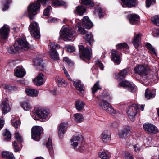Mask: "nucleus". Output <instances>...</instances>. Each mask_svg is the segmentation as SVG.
Listing matches in <instances>:
<instances>
[{
    "label": "nucleus",
    "mask_w": 159,
    "mask_h": 159,
    "mask_svg": "<svg viewBox=\"0 0 159 159\" xmlns=\"http://www.w3.org/2000/svg\"><path fill=\"white\" fill-rule=\"evenodd\" d=\"M128 74V72L125 69L122 70L117 75V79L119 81V85L124 88H127L131 92H134L137 90V87L134 84L128 81L124 80V79Z\"/></svg>",
    "instance_id": "f257e3e1"
},
{
    "label": "nucleus",
    "mask_w": 159,
    "mask_h": 159,
    "mask_svg": "<svg viewBox=\"0 0 159 159\" xmlns=\"http://www.w3.org/2000/svg\"><path fill=\"white\" fill-rule=\"evenodd\" d=\"M29 48V44L26 40L25 37H20L15 41L14 45L10 47L8 52L14 53L16 52L20 51L22 49L27 50Z\"/></svg>",
    "instance_id": "f03ea898"
},
{
    "label": "nucleus",
    "mask_w": 159,
    "mask_h": 159,
    "mask_svg": "<svg viewBox=\"0 0 159 159\" xmlns=\"http://www.w3.org/2000/svg\"><path fill=\"white\" fill-rule=\"evenodd\" d=\"M47 0H37V2L30 4L28 6V15L30 20H32L36 15L40 7L39 3L43 4H46Z\"/></svg>",
    "instance_id": "7ed1b4c3"
},
{
    "label": "nucleus",
    "mask_w": 159,
    "mask_h": 159,
    "mask_svg": "<svg viewBox=\"0 0 159 159\" xmlns=\"http://www.w3.org/2000/svg\"><path fill=\"white\" fill-rule=\"evenodd\" d=\"M75 32L72 31L70 27H63L60 33L59 39L61 38L64 40H71L75 36Z\"/></svg>",
    "instance_id": "20e7f679"
},
{
    "label": "nucleus",
    "mask_w": 159,
    "mask_h": 159,
    "mask_svg": "<svg viewBox=\"0 0 159 159\" xmlns=\"http://www.w3.org/2000/svg\"><path fill=\"white\" fill-rule=\"evenodd\" d=\"M99 103L100 107L102 109L105 111L110 114L118 115L120 113L118 111L115 110L108 102L104 99H101Z\"/></svg>",
    "instance_id": "39448f33"
},
{
    "label": "nucleus",
    "mask_w": 159,
    "mask_h": 159,
    "mask_svg": "<svg viewBox=\"0 0 159 159\" xmlns=\"http://www.w3.org/2000/svg\"><path fill=\"white\" fill-rule=\"evenodd\" d=\"M139 107V105L133 104L129 106L127 110V113L128 116L132 121H134L135 119V116L137 113V111Z\"/></svg>",
    "instance_id": "423d86ee"
},
{
    "label": "nucleus",
    "mask_w": 159,
    "mask_h": 159,
    "mask_svg": "<svg viewBox=\"0 0 159 159\" xmlns=\"http://www.w3.org/2000/svg\"><path fill=\"white\" fill-rule=\"evenodd\" d=\"M29 30L31 35L36 39L39 38L40 37V33L38 24L35 22L31 23L29 26Z\"/></svg>",
    "instance_id": "0eeeda50"
},
{
    "label": "nucleus",
    "mask_w": 159,
    "mask_h": 159,
    "mask_svg": "<svg viewBox=\"0 0 159 159\" xmlns=\"http://www.w3.org/2000/svg\"><path fill=\"white\" fill-rule=\"evenodd\" d=\"M10 29L6 25H4L0 29V42L2 44L6 42L8 38Z\"/></svg>",
    "instance_id": "6e6552de"
},
{
    "label": "nucleus",
    "mask_w": 159,
    "mask_h": 159,
    "mask_svg": "<svg viewBox=\"0 0 159 159\" xmlns=\"http://www.w3.org/2000/svg\"><path fill=\"white\" fill-rule=\"evenodd\" d=\"M34 112L36 115L40 119H46L49 113L45 108L41 107H36L34 108Z\"/></svg>",
    "instance_id": "1a4fd4ad"
},
{
    "label": "nucleus",
    "mask_w": 159,
    "mask_h": 159,
    "mask_svg": "<svg viewBox=\"0 0 159 159\" xmlns=\"http://www.w3.org/2000/svg\"><path fill=\"white\" fill-rule=\"evenodd\" d=\"M43 131L42 128L40 126H35L31 129L32 138L35 141H38L40 139V136Z\"/></svg>",
    "instance_id": "9d476101"
},
{
    "label": "nucleus",
    "mask_w": 159,
    "mask_h": 159,
    "mask_svg": "<svg viewBox=\"0 0 159 159\" xmlns=\"http://www.w3.org/2000/svg\"><path fill=\"white\" fill-rule=\"evenodd\" d=\"M79 50L80 55L84 58L90 59L92 54L91 48L86 47L84 48L83 45L79 47Z\"/></svg>",
    "instance_id": "9b49d317"
},
{
    "label": "nucleus",
    "mask_w": 159,
    "mask_h": 159,
    "mask_svg": "<svg viewBox=\"0 0 159 159\" xmlns=\"http://www.w3.org/2000/svg\"><path fill=\"white\" fill-rule=\"evenodd\" d=\"M148 67L143 65H138L134 69V73L141 75L146 76L148 73Z\"/></svg>",
    "instance_id": "f8f14e48"
},
{
    "label": "nucleus",
    "mask_w": 159,
    "mask_h": 159,
    "mask_svg": "<svg viewBox=\"0 0 159 159\" xmlns=\"http://www.w3.org/2000/svg\"><path fill=\"white\" fill-rule=\"evenodd\" d=\"M143 127L145 131L149 133L155 134L158 132L157 128L152 124H144Z\"/></svg>",
    "instance_id": "ddd939ff"
},
{
    "label": "nucleus",
    "mask_w": 159,
    "mask_h": 159,
    "mask_svg": "<svg viewBox=\"0 0 159 159\" xmlns=\"http://www.w3.org/2000/svg\"><path fill=\"white\" fill-rule=\"evenodd\" d=\"M129 23L132 25H137L139 24L140 20V17L136 14H129L127 17Z\"/></svg>",
    "instance_id": "4468645a"
},
{
    "label": "nucleus",
    "mask_w": 159,
    "mask_h": 159,
    "mask_svg": "<svg viewBox=\"0 0 159 159\" xmlns=\"http://www.w3.org/2000/svg\"><path fill=\"white\" fill-rule=\"evenodd\" d=\"M142 36V34L140 32H135L134 34L132 42L134 46L137 49L140 43Z\"/></svg>",
    "instance_id": "2eb2a0df"
},
{
    "label": "nucleus",
    "mask_w": 159,
    "mask_h": 159,
    "mask_svg": "<svg viewBox=\"0 0 159 159\" xmlns=\"http://www.w3.org/2000/svg\"><path fill=\"white\" fill-rule=\"evenodd\" d=\"M68 126L67 123H60L58 127V135L60 139L63 137V135L66 129Z\"/></svg>",
    "instance_id": "dca6fc26"
},
{
    "label": "nucleus",
    "mask_w": 159,
    "mask_h": 159,
    "mask_svg": "<svg viewBox=\"0 0 159 159\" xmlns=\"http://www.w3.org/2000/svg\"><path fill=\"white\" fill-rule=\"evenodd\" d=\"M26 74L25 70L21 67H17L14 70V75L17 77L22 78Z\"/></svg>",
    "instance_id": "f3484780"
},
{
    "label": "nucleus",
    "mask_w": 159,
    "mask_h": 159,
    "mask_svg": "<svg viewBox=\"0 0 159 159\" xmlns=\"http://www.w3.org/2000/svg\"><path fill=\"white\" fill-rule=\"evenodd\" d=\"M82 143V141L79 136H74L71 140V145L75 149L79 145Z\"/></svg>",
    "instance_id": "a211bd4d"
},
{
    "label": "nucleus",
    "mask_w": 159,
    "mask_h": 159,
    "mask_svg": "<svg viewBox=\"0 0 159 159\" xmlns=\"http://www.w3.org/2000/svg\"><path fill=\"white\" fill-rule=\"evenodd\" d=\"M8 101V100L6 99L2 102L1 105L2 113L4 114L8 112L11 109V107L7 103Z\"/></svg>",
    "instance_id": "6ab92c4d"
},
{
    "label": "nucleus",
    "mask_w": 159,
    "mask_h": 159,
    "mask_svg": "<svg viewBox=\"0 0 159 159\" xmlns=\"http://www.w3.org/2000/svg\"><path fill=\"white\" fill-rule=\"evenodd\" d=\"M111 60L116 64H119L120 63V58L119 55L117 51L112 50L111 52Z\"/></svg>",
    "instance_id": "aec40b11"
},
{
    "label": "nucleus",
    "mask_w": 159,
    "mask_h": 159,
    "mask_svg": "<svg viewBox=\"0 0 159 159\" xmlns=\"http://www.w3.org/2000/svg\"><path fill=\"white\" fill-rule=\"evenodd\" d=\"M136 1L137 0H121L122 5L123 7L125 6L128 7H131L136 5Z\"/></svg>",
    "instance_id": "412c9836"
},
{
    "label": "nucleus",
    "mask_w": 159,
    "mask_h": 159,
    "mask_svg": "<svg viewBox=\"0 0 159 159\" xmlns=\"http://www.w3.org/2000/svg\"><path fill=\"white\" fill-rule=\"evenodd\" d=\"M83 25L87 29H89L93 26V24L87 16H84L83 18Z\"/></svg>",
    "instance_id": "4be33fe9"
},
{
    "label": "nucleus",
    "mask_w": 159,
    "mask_h": 159,
    "mask_svg": "<svg viewBox=\"0 0 159 159\" xmlns=\"http://www.w3.org/2000/svg\"><path fill=\"white\" fill-rule=\"evenodd\" d=\"M43 77L44 75L43 74L40 73L33 80L34 84L37 86L43 84L44 83Z\"/></svg>",
    "instance_id": "5701e85b"
},
{
    "label": "nucleus",
    "mask_w": 159,
    "mask_h": 159,
    "mask_svg": "<svg viewBox=\"0 0 159 159\" xmlns=\"http://www.w3.org/2000/svg\"><path fill=\"white\" fill-rule=\"evenodd\" d=\"M73 83L74 86L81 93L84 92V87L83 85L81 84L80 80H76L75 81H73Z\"/></svg>",
    "instance_id": "b1692460"
},
{
    "label": "nucleus",
    "mask_w": 159,
    "mask_h": 159,
    "mask_svg": "<svg viewBox=\"0 0 159 159\" xmlns=\"http://www.w3.org/2000/svg\"><path fill=\"white\" fill-rule=\"evenodd\" d=\"M101 137L103 142L105 143L107 142L110 140V134L108 131H104L101 134Z\"/></svg>",
    "instance_id": "393cba45"
},
{
    "label": "nucleus",
    "mask_w": 159,
    "mask_h": 159,
    "mask_svg": "<svg viewBox=\"0 0 159 159\" xmlns=\"http://www.w3.org/2000/svg\"><path fill=\"white\" fill-rule=\"evenodd\" d=\"M43 62L42 60L39 58L35 59L34 61V63L35 65L38 66V68L39 70H43L44 68V65L42 63Z\"/></svg>",
    "instance_id": "a878e982"
},
{
    "label": "nucleus",
    "mask_w": 159,
    "mask_h": 159,
    "mask_svg": "<svg viewBox=\"0 0 159 159\" xmlns=\"http://www.w3.org/2000/svg\"><path fill=\"white\" fill-rule=\"evenodd\" d=\"M25 92L28 95L33 97H36L38 95L37 91L33 89H26Z\"/></svg>",
    "instance_id": "bb28decb"
},
{
    "label": "nucleus",
    "mask_w": 159,
    "mask_h": 159,
    "mask_svg": "<svg viewBox=\"0 0 159 159\" xmlns=\"http://www.w3.org/2000/svg\"><path fill=\"white\" fill-rule=\"evenodd\" d=\"M75 10L78 15L82 16L86 11V9L84 6H79L76 7Z\"/></svg>",
    "instance_id": "cd10ccee"
},
{
    "label": "nucleus",
    "mask_w": 159,
    "mask_h": 159,
    "mask_svg": "<svg viewBox=\"0 0 159 159\" xmlns=\"http://www.w3.org/2000/svg\"><path fill=\"white\" fill-rule=\"evenodd\" d=\"M155 93L153 91H150L148 89H146L145 92V96L147 99H150L154 98Z\"/></svg>",
    "instance_id": "c85d7f7f"
},
{
    "label": "nucleus",
    "mask_w": 159,
    "mask_h": 159,
    "mask_svg": "<svg viewBox=\"0 0 159 159\" xmlns=\"http://www.w3.org/2000/svg\"><path fill=\"white\" fill-rule=\"evenodd\" d=\"M2 156L7 159H15L13 154L7 151H3L2 153Z\"/></svg>",
    "instance_id": "c756f323"
},
{
    "label": "nucleus",
    "mask_w": 159,
    "mask_h": 159,
    "mask_svg": "<svg viewBox=\"0 0 159 159\" xmlns=\"http://www.w3.org/2000/svg\"><path fill=\"white\" fill-rule=\"evenodd\" d=\"M56 83L59 87H65L67 84L65 80L61 78H58L56 80Z\"/></svg>",
    "instance_id": "7c9ffc66"
},
{
    "label": "nucleus",
    "mask_w": 159,
    "mask_h": 159,
    "mask_svg": "<svg viewBox=\"0 0 159 159\" xmlns=\"http://www.w3.org/2000/svg\"><path fill=\"white\" fill-rule=\"evenodd\" d=\"M49 53L51 57L54 60L59 59V55L56 50H49Z\"/></svg>",
    "instance_id": "2f4dec72"
},
{
    "label": "nucleus",
    "mask_w": 159,
    "mask_h": 159,
    "mask_svg": "<svg viewBox=\"0 0 159 159\" xmlns=\"http://www.w3.org/2000/svg\"><path fill=\"white\" fill-rule=\"evenodd\" d=\"M46 145L50 153H52L53 152V148L52 139L51 138L48 139V142L46 143Z\"/></svg>",
    "instance_id": "473e14b6"
},
{
    "label": "nucleus",
    "mask_w": 159,
    "mask_h": 159,
    "mask_svg": "<svg viewBox=\"0 0 159 159\" xmlns=\"http://www.w3.org/2000/svg\"><path fill=\"white\" fill-rule=\"evenodd\" d=\"M74 120L76 122H80L84 121V117L81 114L76 113L74 114Z\"/></svg>",
    "instance_id": "72a5a7b5"
},
{
    "label": "nucleus",
    "mask_w": 159,
    "mask_h": 159,
    "mask_svg": "<svg viewBox=\"0 0 159 159\" xmlns=\"http://www.w3.org/2000/svg\"><path fill=\"white\" fill-rule=\"evenodd\" d=\"M24 110L25 111H29L32 108V107L28 102H23L21 104Z\"/></svg>",
    "instance_id": "f704fd0d"
},
{
    "label": "nucleus",
    "mask_w": 159,
    "mask_h": 159,
    "mask_svg": "<svg viewBox=\"0 0 159 159\" xmlns=\"http://www.w3.org/2000/svg\"><path fill=\"white\" fill-rule=\"evenodd\" d=\"M84 105L85 103L83 101L81 100H78L76 102V108L78 110H82Z\"/></svg>",
    "instance_id": "c9c22d12"
},
{
    "label": "nucleus",
    "mask_w": 159,
    "mask_h": 159,
    "mask_svg": "<svg viewBox=\"0 0 159 159\" xmlns=\"http://www.w3.org/2000/svg\"><path fill=\"white\" fill-rule=\"evenodd\" d=\"M85 39L90 45H91V43L93 41V36L91 32H88L86 33L84 37Z\"/></svg>",
    "instance_id": "e433bc0d"
},
{
    "label": "nucleus",
    "mask_w": 159,
    "mask_h": 159,
    "mask_svg": "<svg viewBox=\"0 0 159 159\" xmlns=\"http://www.w3.org/2000/svg\"><path fill=\"white\" fill-rule=\"evenodd\" d=\"M130 130L129 129H126L124 130L121 131L119 134L120 137L122 138H125L126 137L127 135L129 133Z\"/></svg>",
    "instance_id": "4c0bfd02"
},
{
    "label": "nucleus",
    "mask_w": 159,
    "mask_h": 159,
    "mask_svg": "<svg viewBox=\"0 0 159 159\" xmlns=\"http://www.w3.org/2000/svg\"><path fill=\"white\" fill-rule=\"evenodd\" d=\"M98 154L102 159H109L110 158L109 155L105 151L100 152L98 153Z\"/></svg>",
    "instance_id": "58836bf2"
},
{
    "label": "nucleus",
    "mask_w": 159,
    "mask_h": 159,
    "mask_svg": "<svg viewBox=\"0 0 159 159\" xmlns=\"http://www.w3.org/2000/svg\"><path fill=\"white\" fill-rule=\"evenodd\" d=\"M65 3V2L62 0H55L52 1V5L53 6H57L64 5Z\"/></svg>",
    "instance_id": "ea45409f"
},
{
    "label": "nucleus",
    "mask_w": 159,
    "mask_h": 159,
    "mask_svg": "<svg viewBox=\"0 0 159 159\" xmlns=\"http://www.w3.org/2000/svg\"><path fill=\"white\" fill-rule=\"evenodd\" d=\"M116 48L117 49H120L122 48H125L126 49H129V46L125 43H121L117 44L116 45Z\"/></svg>",
    "instance_id": "a19ab883"
},
{
    "label": "nucleus",
    "mask_w": 159,
    "mask_h": 159,
    "mask_svg": "<svg viewBox=\"0 0 159 159\" xmlns=\"http://www.w3.org/2000/svg\"><path fill=\"white\" fill-rule=\"evenodd\" d=\"M101 89V88L100 86L99 81H97L94 84L93 87L92 88V92L93 94L94 93L98 90Z\"/></svg>",
    "instance_id": "79ce46f5"
},
{
    "label": "nucleus",
    "mask_w": 159,
    "mask_h": 159,
    "mask_svg": "<svg viewBox=\"0 0 159 159\" xmlns=\"http://www.w3.org/2000/svg\"><path fill=\"white\" fill-rule=\"evenodd\" d=\"M152 22L154 24L159 26V16H155L151 19Z\"/></svg>",
    "instance_id": "37998d69"
},
{
    "label": "nucleus",
    "mask_w": 159,
    "mask_h": 159,
    "mask_svg": "<svg viewBox=\"0 0 159 159\" xmlns=\"http://www.w3.org/2000/svg\"><path fill=\"white\" fill-rule=\"evenodd\" d=\"M50 50H56V48H60V46L58 44H55L53 42H51L49 44Z\"/></svg>",
    "instance_id": "c03bdc74"
},
{
    "label": "nucleus",
    "mask_w": 159,
    "mask_h": 159,
    "mask_svg": "<svg viewBox=\"0 0 159 159\" xmlns=\"http://www.w3.org/2000/svg\"><path fill=\"white\" fill-rule=\"evenodd\" d=\"M81 1L83 4L90 7H93L94 6V4L91 0H81Z\"/></svg>",
    "instance_id": "a18cd8bd"
},
{
    "label": "nucleus",
    "mask_w": 159,
    "mask_h": 159,
    "mask_svg": "<svg viewBox=\"0 0 159 159\" xmlns=\"http://www.w3.org/2000/svg\"><path fill=\"white\" fill-rule=\"evenodd\" d=\"M4 135L6 138V139H5L4 140H7V141L11 139V136L10 132L7 129L5 130Z\"/></svg>",
    "instance_id": "49530a36"
},
{
    "label": "nucleus",
    "mask_w": 159,
    "mask_h": 159,
    "mask_svg": "<svg viewBox=\"0 0 159 159\" xmlns=\"http://www.w3.org/2000/svg\"><path fill=\"white\" fill-rule=\"evenodd\" d=\"M78 29L77 30L78 32L81 34H84L87 33L85 29L82 28L80 25H78Z\"/></svg>",
    "instance_id": "de8ad7c7"
},
{
    "label": "nucleus",
    "mask_w": 159,
    "mask_h": 159,
    "mask_svg": "<svg viewBox=\"0 0 159 159\" xmlns=\"http://www.w3.org/2000/svg\"><path fill=\"white\" fill-rule=\"evenodd\" d=\"M123 156L125 158V159H134L131 155L126 151L124 152Z\"/></svg>",
    "instance_id": "09e8293b"
},
{
    "label": "nucleus",
    "mask_w": 159,
    "mask_h": 159,
    "mask_svg": "<svg viewBox=\"0 0 159 159\" xmlns=\"http://www.w3.org/2000/svg\"><path fill=\"white\" fill-rule=\"evenodd\" d=\"M6 3L4 4V7L2 8V11H5L9 7L8 4L11 2V0H4Z\"/></svg>",
    "instance_id": "8fccbe9b"
},
{
    "label": "nucleus",
    "mask_w": 159,
    "mask_h": 159,
    "mask_svg": "<svg viewBox=\"0 0 159 159\" xmlns=\"http://www.w3.org/2000/svg\"><path fill=\"white\" fill-rule=\"evenodd\" d=\"M155 3V0H146V6L148 8L151 5H153Z\"/></svg>",
    "instance_id": "3c124183"
},
{
    "label": "nucleus",
    "mask_w": 159,
    "mask_h": 159,
    "mask_svg": "<svg viewBox=\"0 0 159 159\" xmlns=\"http://www.w3.org/2000/svg\"><path fill=\"white\" fill-rule=\"evenodd\" d=\"M99 98L100 100L101 99V98L103 99L108 102H110L111 98L110 96L107 95H102L100 96Z\"/></svg>",
    "instance_id": "603ef678"
},
{
    "label": "nucleus",
    "mask_w": 159,
    "mask_h": 159,
    "mask_svg": "<svg viewBox=\"0 0 159 159\" xmlns=\"http://www.w3.org/2000/svg\"><path fill=\"white\" fill-rule=\"evenodd\" d=\"M15 138L17 139L18 142L20 143L23 142V139L18 133L16 132L15 133Z\"/></svg>",
    "instance_id": "864d4df0"
},
{
    "label": "nucleus",
    "mask_w": 159,
    "mask_h": 159,
    "mask_svg": "<svg viewBox=\"0 0 159 159\" xmlns=\"http://www.w3.org/2000/svg\"><path fill=\"white\" fill-rule=\"evenodd\" d=\"M52 9L51 6H48L47 8L45 9L43 13V16H48L49 15V10Z\"/></svg>",
    "instance_id": "5fc2aeb1"
},
{
    "label": "nucleus",
    "mask_w": 159,
    "mask_h": 159,
    "mask_svg": "<svg viewBox=\"0 0 159 159\" xmlns=\"http://www.w3.org/2000/svg\"><path fill=\"white\" fill-rule=\"evenodd\" d=\"M11 124L15 128H17L20 125V122L19 120H12Z\"/></svg>",
    "instance_id": "6e6d98bb"
},
{
    "label": "nucleus",
    "mask_w": 159,
    "mask_h": 159,
    "mask_svg": "<svg viewBox=\"0 0 159 159\" xmlns=\"http://www.w3.org/2000/svg\"><path fill=\"white\" fill-rule=\"evenodd\" d=\"M97 11L98 12L99 17L100 18L102 17L103 14L105 11L104 9L100 7H98L97 9Z\"/></svg>",
    "instance_id": "4d7b16f0"
},
{
    "label": "nucleus",
    "mask_w": 159,
    "mask_h": 159,
    "mask_svg": "<svg viewBox=\"0 0 159 159\" xmlns=\"http://www.w3.org/2000/svg\"><path fill=\"white\" fill-rule=\"evenodd\" d=\"M63 61L66 62L68 65L72 66L73 65V63L67 57H65L63 59Z\"/></svg>",
    "instance_id": "13d9d810"
},
{
    "label": "nucleus",
    "mask_w": 159,
    "mask_h": 159,
    "mask_svg": "<svg viewBox=\"0 0 159 159\" xmlns=\"http://www.w3.org/2000/svg\"><path fill=\"white\" fill-rule=\"evenodd\" d=\"M67 51L70 52H72L75 50L74 47L70 45H68L66 47Z\"/></svg>",
    "instance_id": "bf43d9fd"
},
{
    "label": "nucleus",
    "mask_w": 159,
    "mask_h": 159,
    "mask_svg": "<svg viewBox=\"0 0 159 159\" xmlns=\"http://www.w3.org/2000/svg\"><path fill=\"white\" fill-rule=\"evenodd\" d=\"M13 145L14 147L15 152H17L19 151V147L17 144V143L16 141H14L13 143Z\"/></svg>",
    "instance_id": "052dcab7"
},
{
    "label": "nucleus",
    "mask_w": 159,
    "mask_h": 159,
    "mask_svg": "<svg viewBox=\"0 0 159 159\" xmlns=\"http://www.w3.org/2000/svg\"><path fill=\"white\" fill-rule=\"evenodd\" d=\"M4 87L5 89L9 91H11L13 89V88L10 85H5Z\"/></svg>",
    "instance_id": "680f3d73"
},
{
    "label": "nucleus",
    "mask_w": 159,
    "mask_h": 159,
    "mask_svg": "<svg viewBox=\"0 0 159 159\" xmlns=\"http://www.w3.org/2000/svg\"><path fill=\"white\" fill-rule=\"evenodd\" d=\"M133 148L134 149L135 151L136 152H138L140 150V147L138 144L133 145Z\"/></svg>",
    "instance_id": "e2e57ef3"
},
{
    "label": "nucleus",
    "mask_w": 159,
    "mask_h": 159,
    "mask_svg": "<svg viewBox=\"0 0 159 159\" xmlns=\"http://www.w3.org/2000/svg\"><path fill=\"white\" fill-rule=\"evenodd\" d=\"M85 147L84 146L80 147L77 149V150L81 152H83L85 151Z\"/></svg>",
    "instance_id": "0e129e2a"
},
{
    "label": "nucleus",
    "mask_w": 159,
    "mask_h": 159,
    "mask_svg": "<svg viewBox=\"0 0 159 159\" xmlns=\"http://www.w3.org/2000/svg\"><path fill=\"white\" fill-rule=\"evenodd\" d=\"M97 64L98 65L101 70H103V64L100 61H98Z\"/></svg>",
    "instance_id": "69168bd1"
},
{
    "label": "nucleus",
    "mask_w": 159,
    "mask_h": 159,
    "mask_svg": "<svg viewBox=\"0 0 159 159\" xmlns=\"http://www.w3.org/2000/svg\"><path fill=\"white\" fill-rule=\"evenodd\" d=\"M4 125V120L2 119H0V130L3 128Z\"/></svg>",
    "instance_id": "338daca9"
},
{
    "label": "nucleus",
    "mask_w": 159,
    "mask_h": 159,
    "mask_svg": "<svg viewBox=\"0 0 159 159\" xmlns=\"http://www.w3.org/2000/svg\"><path fill=\"white\" fill-rule=\"evenodd\" d=\"M57 21V20L56 18H50L48 19V22H54Z\"/></svg>",
    "instance_id": "774afa93"
}]
</instances>
